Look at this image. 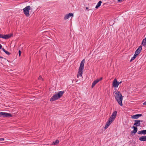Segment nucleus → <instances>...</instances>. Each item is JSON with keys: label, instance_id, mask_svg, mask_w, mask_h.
Segmentation results:
<instances>
[{"label": "nucleus", "instance_id": "obj_37", "mask_svg": "<svg viewBox=\"0 0 146 146\" xmlns=\"http://www.w3.org/2000/svg\"><path fill=\"white\" fill-rule=\"evenodd\" d=\"M145 38V39H146V38Z\"/></svg>", "mask_w": 146, "mask_h": 146}, {"label": "nucleus", "instance_id": "obj_3", "mask_svg": "<svg viewBox=\"0 0 146 146\" xmlns=\"http://www.w3.org/2000/svg\"><path fill=\"white\" fill-rule=\"evenodd\" d=\"M64 92V91H60L57 94L54 95L50 99V101H53L58 99L62 96Z\"/></svg>", "mask_w": 146, "mask_h": 146}, {"label": "nucleus", "instance_id": "obj_27", "mask_svg": "<svg viewBox=\"0 0 146 146\" xmlns=\"http://www.w3.org/2000/svg\"><path fill=\"white\" fill-rule=\"evenodd\" d=\"M1 49L4 52L6 50L3 48H1Z\"/></svg>", "mask_w": 146, "mask_h": 146}, {"label": "nucleus", "instance_id": "obj_6", "mask_svg": "<svg viewBox=\"0 0 146 146\" xmlns=\"http://www.w3.org/2000/svg\"><path fill=\"white\" fill-rule=\"evenodd\" d=\"M103 79L102 77L100 78V79H97L96 80H95L93 82L92 85V88H93L95 86V85L100 81H101Z\"/></svg>", "mask_w": 146, "mask_h": 146}, {"label": "nucleus", "instance_id": "obj_4", "mask_svg": "<svg viewBox=\"0 0 146 146\" xmlns=\"http://www.w3.org/2000/svg\"><path fill=\"white\" fill-rule=\"evenodd\" d=\"M30 6H28L23 9L24 13L27 17H29L30 15L29 11L30 10Z\"/></svg>", "mask_w": 146, "mask_h": 146}, {"label": "nucleus", "instance_id": "obj_8", "mask_svg": "<svg viewBox=\"0 0 146 146\" xmlns=\"http://www.w3.org/2000/svg\"><path fill=\"white\" fill-rule=\"evenodd\" d=\"M3 38L5 39H8L9 38L13 36V34H10L8 35H3Z\"/></svg>", "mask_w": 146, "mask_h": 146}, {"label": "nucleus", "instance_id": "obj_29", "mask_svg": "<svg viewBox=\"0 0 146 146\" xmlns=\"http://www.w3.org/2000/svg\"><path fill=\"white\" fill-rule=\"evenodd\" d=\"M86 9H87V10H88V11H89V10H91V9H89V8H88V7H86Z\"/></svg>", "mask_w": 146, "mask_h": 146}, {"label": "nucleus", "instance_id": "obj_13", "mask_svg": "<svg viewBox=\"0 0 146 146\" xmlns=\"http://www.w3.org/2000/svg\"><path fill=\"white\" fill-rule=\"evenodd\" d=\"M142 116V114H136L132 116L131 117L133 119H137Z\"/></svg>", "mask_w": 146, "mask_h": 146}, {"label": "nucleus", "instance_id": "obj_33", "mask_svg": "<svg viewBox=\"0 0 146 146\" xmlns=\"http://www.w3.org/2000/svg\"><path fill=\"white\" fill-rule=\"evenodd\" d=\"M143 105H146V101L143 103Z\"/></svg>", "mask_w": 146, "mask_h": 146}, {"label": "nucleus", "instance_id": "obj_36", "mask_svg": "<svg viewBox=\"0 0 146 146\" xmlns=\"http://www.w3.org/2000/svg\"><path fill=\"white\" fill-rule=\"evenodd\" d=\"M0 58H3V57L1 56H0Z\"/></svg>", "mask_w": 146, "mask_h": 146}, {"label": "nucleus", "instance_id": "obj_14", "mask_svg": "<svg viewBox=\"0 0 146 146\" xmlns=\"http://www.w3.org/2000/svg\"><path fill=\"white\" fill-rule=\"evenodd\" d=\"M139 140L141 141H146V136H143L140 137Z\"/></svg>", "mask_w": 146, "mask_h": 146}, {"label": "nucleus", "instance_id": "obj_9", "mask_svg": "<svg viewBox=\"0 0 146 146\" xmlns=\"http://www.w3.org/2000/svg\"><path fill=\"white\" fill-rule=\"evenodd\" d=\"M117 114V112L116 111H114L112 113L111 116L110 117L111 118V119L113 121L116 117Z\"/></svg>", "mask_w": 146, "mask_h": 146}, {"label": "nucleus", "instance_id": "obj_35", "mask_svg": "<svg viewBox=\"0 0 146 146\" xmlns=\"http://www.w3.org/2000/svg\"><path fill=\"white\" fill-rule=\"evenodd\" d=\"M143 121L142 120H140V123H141V122H142Z\"/></svg>", "mask_w": 146, "mask_h": 146}, {"label": "nucleus", "instance_id": "obj_7", "mask_svg": "<svg viewBox=\"0 0 146 146\" xmlns=\"http://www.w3.org/2000/svg\"><path fill=\"white\" fill-rule=\"evenodd\" d=\"M113 121L111 119V118H109L108 121L106 122V124L104 127L105 129H107Z\"/></svg>", "mask_w": 146, "mask_h": 146}, {"label": "nucleus", "instance_id": "obj_20", "mask_svg": "<svg viewBox=\"0 0 146 146\" xmlns=\"http://www.w3.org/2000/svg\"><path fill=\"white\" fill-rule=\"evenodd\" d=\"M137 55H137L136 54H135V53L133 57L132 58L131 60H130V62H131L132 60H133L136 58Z\"/></svg>", "mask_w": 146, "mask_h": 146}, {"label": "nucleus", "instance_id": "obj_30", "mask_svg": "<svg viewBox=\"0 0 146 146\" xmlns=\"http://www.w3.org/2000/svg\"><path fill=\"white\" fill-rule=\"evenodd\" d=\"M3 35L0 34V38H3Z\"/></svg>", "mask_w": 146, "mask_h": 146}, {"label": "nucleus", "instance_id": "obj_28", "mask_svg": "<svg viewBox=\"0 0 146 146\" xmlns=\"http://www.w3.org/2000/svg\"><path fill=\"white\" fill-rule=\"evenodd\" d=\"M4 140V139L3 138H0V141H3Z\"/></svg>", "mask_w": 146, "mask_h": 146}, {"label": "nucleus", "instance_id": "obj_21", "mask_svg": "<svg viewBox=\"0 0 146 146\" xmlns=\"http://www.w3.org/2000/svg\"><path fill=\"white\" fill-rule=\"evenodd\" d=\"M69 18V17L68 14L66 15L64 17V19L66 20L68 19Z\"/></svg>", "mask_w": 146, "mask_h": 146}, {"label": "nucleus", "instance_id": "obj_22", "mask_svg": "<svg viewBox=\"0 0 146 146\" xmlns=\"http://www.w3.org/2000/svg\"><path fill=\"white\" fill-rule=\"evenodd\" d=\"M5 52L8 55H9L11 54V53L8 51L6 50L5 51Z\"/></svg>", "mask_w": 146, "mask_h": 146}, {"label": "nucleus", "instance_id": "obj_16", "mask_svg": "<svg viewBox=\"0 0 146 146\" xmlns=\"http://www.w3.org/2000/svg\"><path fill=\"white\" fill-rule=\"evenodd\" d=\"M59 141L58 140H56L55 141L52 142L51 145H55L59 143Z\"/></svg>", "mask_w": 146, "mask_h": 146}, {"label": "nucleus", "instance_id": "obj_5", "mask_svg": "<svg viewBox=\"0 0 146 146\" xmlns=\"http://www.w3.org/2000/svg\"><path fill=\"white\" fill-rule=\"evenodd\" d=\"M84 68L79 67L78 71V74L77 75V77L78 78H79V76H82Z\"/></svg>", "mask_w": 146, "mask_h": 146}, {"label": "nucleus", "instance_id": "obj_15", "mask_svg": "<svg viewBox=\"0 0 146 146\" xmlns=\"http://www.w3.org/2000/svg\"><path fill=\"white\" fill-rule=\"evenodd\" d=\"M137 133L139 134L145 135L146 134V130H143L139 131H138Z\"/></svg>", "mask_w": 146, "mask_h": 146}, {"label": "nucleus", "instance_id": "obj_23", "mask_svg": "<svg viewBox=\"0 0 146 146\" xmlns=\"http://www.w3.org/2000/svg\"><path fill=\"white\" fill-rule=\"evenodd\" d=\"M38 80H43V79L42 78V76H40L39 77H38Z\"/></svg>", "mask_w": 146, "mask_h": 146}, {"label": "nucleus", "instance_id": "obj_26", "mask_svg": "<svg viewBox=\"0 0 146 146\" xmlns=\"http://www.w3.org/2000/svg\"><path fill=\"white\" fill-rule=\"evenodd\" d=\"M3 112H0V117H1V116H3Z\"/></svg>", "mask_w": 146, "mask_h": 146}, {"label": "nucleus", "instance_id": "obj_11", "mask_svg": "<svg viewBox=\"0 0 146 146\" xmlns=\"http://www.w3.org/2000/svg\"><path fill=\"white\" fill-rule=\"evenodd\" d=\"M3 116L9 117L12 116V115L11 113H8L5 112H3Z\"/></svg>", "mask_w": 146, "mask_h": 146}, {"label": "nucleus", "instance_id": "obj_1", "mask_svg": "<svg viewBox=\"0 0 146 146\" xmlns=\"http://www.w3.org/2000/svg\"><path fill=\"white\" fill-rule=\"evenodd\" d=\"M134 125L135 126H133L132 127V128L133 129V130L131 131V135L132 136L135 135V134L137 132V127L140 126L141 123H140V120L137 119L134 120Z\"/></svg>", "mask_w": 146, "mask_h": 146}, {"label": "nucleus", "instance_id": "obj_32", "mask_svg": "<svg viewBox=\"0 0 146 146\" xmlns=\"http://www.w3.org/2000/svg\"><path fill=\"white\" fill-rule=\"evenodd\" d=\"M121 82H121H121H118V85H119V84H120Z\"/></svg>", "mask_w": 146, "mask_h": 146}, {"label": "nucleus", "instance_id": "obj_34", "mask_svg": "<svg viewBox=\"0 0 146 146\" xmlns=\"http://www.w3.org/2000/svg\"><path fill=\"white\" fill-rule=\"evenodd\" d=\"M122 0H117L118 2H120L122 1Z\"/></svg>", "mask_w": 146, "mask_h": 146}, {"label": "nucleus", "instance_id": "obj_24", "mask_svg": "<svg viewBox=\"0 0 146 146\" xmlns=\"http://www.w3.org/2000/svg\"><path fill=\"white\" fill-rule=\"evenodd\" d=\"M68 15L69 17H70L73 16V14L71 13H69V14H68Z\"/></svg>", "mask_w": 146, "mask_h": 146}, {"label": "nucleus", "instance_id": "obj_25", "mask_svg": "<svg viewBox=\"0 0 146 146\" xmlns=\"http://www.w3.org/2000/svg\"><path fill=\"white\" fill-rule=\"evenodd\" d=\"M21 51L20 50H19V56H21Z\"/></svg>", "mask_w": 146, "mask_h": 146}, {"label": "nucleus", "instance_id": "obj_19", "mask_svg": "<svg viewBox=\"0 0 146 146\" xmlns=\"http://www.w3.org/2000/svg\"><path fill=\"white\" fill-rule=\"evenodd\" d=\"M141 44L143 46H145L146 45V39L145 38V39H143L142 41Z\"/></svg>", "mask_w": 146, "mask_h": 146}, {"label": "nucleus", "instance_id": "obj_10", "mask_svg": "<svg viewBox=\"0 0 146 146\" xmlns=\"http://www.w3.org/2000/svg\"><path fill=\"white\" fill-rule=\"evenodd\" d=\"M113 87L116 88L118 87V82L116 79H115L113 82Z\"/></svg>", "mask_w": 146, "mask_h": 146}, {"label": "nucleus", "instance_id": "obj_18", "mask_svg": "<svg viewBox=\"0 0 146 146\" xmlns=\"http://www.w3.org/2000/svg\"><path fill=\"white\" fill-rule=\"evenodd\" d=\"M84 63L85 59H84L81 61L80 64V67L84 68Z\"/></svg>", "mask_w": 146, "mask_h": 146}, {"label": "nucleus", "instance_id": "obj_31", "mask_svg": "<svg viewBox=\"0 0 146 146\" xmlns=\"http://www.w3.org/2000/svg\"><path fill=\"white\" fill-rule=\"evenodd\" d=\"M2 47V46L0 44V49H1V48Z\"/></svg>", "mask_w": 146, "mask_h": 146}, {"label": "nucleus", "instance_id": "obj_2", "mask_svg": "<svg viewBox=\"0 0 146 146\" xmlns=\"http://www.w3.org/2000/svg\"><path fill=\"white\" fill-rule=\"evenodd\" d=\"M115 97L118 104L120 106H122L123 97L120 92L119 91L116 92L115 93Z\"/></svg>", "mask_w": 146, "mask_h": 146}, {"label": "nucleus", "instance_id": "obj_12", "mask_svg": "<svg viewBox=\"0 0 146 146\" xmlns=\"http://www.w3.org/2000/svg\"><path fill=\"white\" fill-rule=\"evenodd\" d=\"M142 46H140L139 48L136 50L135 53L137 55H138L141 52V51L142 49Z\"/></svg>", "mask_w": 146, "mask_h": 146}, {"label": "nucleus", "instance_id": "obj_17", "mask_svg": "<svg viewBox=\"0 0 146 146\" xmlns=\"http://www.w3.org/2000/svg\"><path fill=\"white\" fill-rule=\"evenodd\" d=\"M102 2L101 1H100L97 3V5L96 6L95 8L96 9H98L101 5V4Z\"/></svg>", "mask_w": 146, "mask_h": 146}]
</instances>
